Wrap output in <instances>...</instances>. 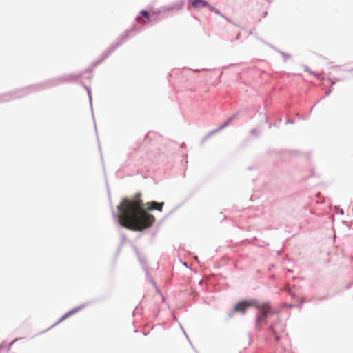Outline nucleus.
Here are the masks:
<instances>
[{
    "label": "nucleus",
    "instance_id": "nucleus-1",
    "mask_svg": "<svg viewBox=\"0 0 353 353\" xmlns=\"http://www.w3.org/2000/svg\"><path fill=\"white\" fill-rule=\"evenodd\" d=\"M117 209L119 223L131 230L143 231L150 228L155 221L154 216L145 211L140 194L131 199H124Z\"/></svg>",
    "mask_w": 353,
    "mask_h": 353
},
{
    "label": "nucleus",
    "instance_id": "nucleus-2",
    "mask_svg": "<svg viewBox=\"0 0 353 353\" xmlns=\"http://www.w3.org/2000/svg\"><path fill=\"white\" fill-rule=\"evenodd\" d=\"M256 307L259 314L256 320V326L260 329L262 325L267 323V316L268 314H274L278 312L276 310H273L271 307L270 303H258L254 305Z\"/></svg>",
    "mask_w": 353,
    "mask_h": 353
},
{
    "label": "nucleus",
    "instance_id": "nucleus-3",
    "mask_svg": "<svg viewBox=\"0 0 353 353\" xmlns=\"http://www.w3.org/2000/svg\"><path fill=\"white\" fill-rule=\"evenodd\" d=\"M256 302H248V301H242L238 303L234 310L232 311L230 316H232L234 312H241V314H245L246 310L248 307L254 306Z\"/></svg>",
    "mask_w": 353,
    "mask_h": 353
},
{
    "label": "nucleus",
    "instance_id": "nucleus-4",
    "mask_svg": "<svg viewBox=\"0 0 353 353\" xmlns=\"http://www.w3.org/2000/svg\"><path fill=\"white\" fill-rule=\"evenodd\" d=\"M164 202L158 203L157 201H152L147 203V210H157L159 212H162Z\"/></svg>",
    "mask_w": 353,
    "mask_h": 353
},
{
    "label": "nucleus",
    "instance_id": "nucleus-5",
    "mask_svg": "<svg viewBox=\"0 0 353 353\" xmlns=\"http://www.w3.org/2000/svg\"><path fill=\"white\" fill-rule=\"evenodd\" d=\"M192 6L195 8H201L202 7L208 6V3L205 0H194L192 2Z\"/></svg>",
    "mask_w": 353,
    "mask_h": 353
},
{
    "label": "nucleus",
    "instance_id": "nucleus-6",
    "mask_svg": "<svg viewBox=\"0 0 353 353\" xmlns=\"http://www.w3.org/2000/svg\"><path fill=\"white\" fill-rule=\"evenodd\" d=\"M140 13L147 19V22H151L152 21V15L155 14V12H152L151 14L148 11L144 10H141Z\"/></svg>",
    "mask_w": 353,
    "mask_h": 353
},
{
    "label": "nucleus",
    "instance_id": "nucleus-7",
    "mask_svg": "<svg viewBox=\"0 0 353 353\" xmlns=\"http://www.w3.org/2000/svg\"><path fill=\"white\" fill-rule=\"evenodd\" d=\"M74 313L73 311L72 312H68L67 314H65L61 319V321L64 320L65 319H66L68 316H69L71 314Z\"/></svg>",
    "mask_w": 353,
    "mask_h": 353
},
{
    "label": "nucleus",
    "instance_id": "nucleus-8",
    "mask_svg": "<svg viewBox=\"0 0 353 353\" xmlns=\"http://www.w3.org/2000/svg\"><path fill=\"white\" fill-rule=\"evenodd\" d=\"M288 307H294V305H292V304H290V305H288Z\"/></svg>",
    "mask_w": 353,
    "mask_h": 353
}]
</instances>
